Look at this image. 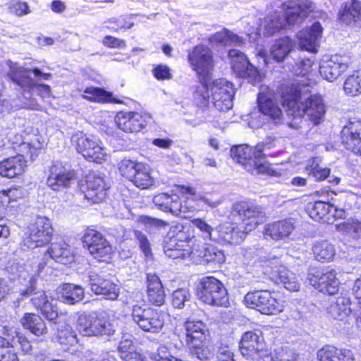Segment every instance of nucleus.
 Masks as SVG:
<instances>
[{
	"instance_id": "nucleus-1",
	"label": "nucleus",
	"mask_w": 361,
	"mask_h": 361,
	"mask_svg": "<svg viewBox=\"0 0 361 361\" xmlns=\"http://www.w3.org/2000/svg\"><path fill=\"white\" fill-rule=\"evenodd\" d=\"M306 87L292 85L282 92V101L287 106V114L293 118L305 114L314 125L321 123L326 114V106L323 98L319 94L309 97L306 94Z\"/></svg>"
},
{
	"instance_id": "nucleus-2",
	"label": "nucleus",
	"mask_w": 361,
	"mask_h": 361,
	"mask_svg": "<svg viewBox=\"0 0 361 361\" xmlns=\"http://www.w3.org/2000/svg\"><path fill=\"white\" fill-rule=\"evenodd\" d=\"M11 271L13 274V280L18 279L20 283L21 280L25 283L23 288L18 290V301L22 300L25 298L32 296L31 301L32 305L38 310H41L44 305L49 302V298L44 290H37L35 286L37 279L33 276H30L21 266L18 264H13L10 267Z\"/></svg>"
},
{
	"instance_id": "nucleus-3",
	"label": "nucleus",
	"mask_w": 361,
	"mask_h": 361,
	"mask_svg": "<svg viewBox=\"0 0 361 361\" xmlns=\"http://www.w3.org/2000/svg\"><path fill=\"white\" fill-rule=\"evenodd\" d=\"M77 328L84 336H109L115 332L114 325L96 312L80 314L78 317Z\"/></svg>"
},
{
	"instance_id": "nucleus-4",
	"label": "nucleus",
	"mask_w": 361,
	"mask_h": 361,
	"mask_svg": "<svg viewBox=\"0 0 361 361\" xmlns=\"http://www.w3.org/2000/svg\"><path fill=\"white\" fill-rule=\"evenodd\" d=\"M131 316L133 322L143 331L158 333L164 325L162 312L147 307L145 304H135L132 307Z\"/></svg>"
},
{
	"instance_id": "nucleus-5",
	"label": "nucleus",
	"mask_w": 361,
	"mask_h": 361,
	"mask_svg": "<svg viewBox=\"0 0 361 361\" xmlns=\"http://www.w3.org/2000/svg\"><path fill=\"white\" fill-rule=\"evenodd\" d=\"M200 299L212 305L227 307L228 298L224 284L213 276L203 277L200 283L198 291Z\"/></svg>"
},
{
	"instance_id": "nucleus-6",
	"label": "nucleus",
	"mask_w": 361,
	"mask_h": 361,
	"mask_svg": "<svg viewBox=\"0 0 361 361\" xmlns=\"http://www.w3.org/2000/svg\"><path fill=\"white\" fill-rule=\"evenodd\" d=\"M71 141L78 152L87 160L98 163L105 160L106 149L102 146V142L97 137L78 132L72 136Z\"/></svg>"
},
{
	"instance_id": "nucleus-7",
	"label": "nucleus",
	"mask_w": 361,
	"mask_h": 361,
	"mask_svg": "<svg viewBox=\"0 0 361 361\" xmlns=\"http://www.w3.org/2000/svg\"><path fill=\"white\" fill-rule=\"evenodd\" d=\"M244 302L247 307L256 309L264 314H276L283 310V305L268 290L247 293Z\"/></svg>"
},
{
	"instance_id": "nucleus-8",
	"label": "nucleus",
	"mask_w": 361,
	"mask_h": 361,
	"mask_svg": "<svg viewBox=\"0 0 361 361\" xmlns=\"http://www.w3.org/2000/svg\"><path fill=\"white\" fill-rule=\"evenodd\" d=\"M231 214L238 216L243 226L250 231L254 230L257 225L265 220V212L261 207L246 202H238L233 204Z\"/></svg>"
},
{
	"instance_id": "nucleus-9",
	"label": "nucleus",
	"mask_w": 361,
	"mask_h": 361,
	"mask_svg": "<svg viewBox=\"0 0 361 361\" xmlns=\"http://www.w3.org/2000/svg\"><path fill=\"white\" fill-rule=\"evenodd\" d=\"M82 243L94 258L102 262L111 259L112 247L100 232L94 229L87 230L82 237Z\"/></svg>"
},
{
	"instance_id": "nucleus-10",
	"label": "nucleus",
	"mask_w": 361,
	"mask_h": 361,
	"mask_svg": "<svg viewBox=\"0 0 361 361\" xmlns=\"http://www.w3.org/2000/svg\"><path fill=\"white\" fill-rule=\"evenodd\" d=\"M29 230V235L24 240V244L28 248L42 247L51 241L53 228L49 219L38 216Z\"/></svg>"
},
{
	"instance_id": "nucleus-11",
	"label": "nucleus",
	"mask_w": 361,
	"mask_h": 361,
	"mask_svg": "<svg viewBox=\"0 0 361 361\" xmlns=\"http://www.w3.org/2000/svg\"><path fill=\"white\" fill-rule=\"evenodd\" d=\"M307 279L310 284L320 292L334 295L338 290L339 281L336 278V271L333 269H311L308 273Z\"/></svg>"
},
{
	"instance_id": "nucleus-12",
	"label": "nucleus",
	"mask_w": 361,
	"mask_h": 361,
	"mask_svg": "<svg viewBox=\"0 0 361 361\" xmlns=\"http://www.w3.org/2000/svg\"><path fill=\"white\" fill-rule=\"evenodd\" d=\"M188 61L197 75L207 76L214 66L212 51L204 45H197L188 52Z\"/></svg>"
},
{
	"instance_id": "nucleus-13",
	"label": "nucleus",
	"mask_w": 361,
	"mask_h": 361,
	"mask_svg": "<svg viewBox=\"0 0 361 361\" xmlns=\"http://www.w3.org/2000/svg\"><path fill=\"white\" fill-rule=\"evenodd\" d=\"M212 102L219 111H226L233 106V92L231 84L224 79L214 81L209 86Z\"/></svg>"
},
{
	"instance_id": "nucleus-14",
	"label": "nucleus",
	"mask_w": 361,
	"mask_h": 361,
	"mask_svg": "<svg viewBox=\"0 0 361 361\" xmlns=\"http://www.w3.org/2000/svg\"><path fill=\"white\" fill-rule=\"evenodd\" d=\"M267 265L271 266V279L276 283H281L285 288L290 291H298L300 287V282L293 272L279 263V258L276 256L269 257Z\"/></svg>"
},
{
	"instance_id": "nucleus-15",
	"label": "nucleus",
	"mask_w": 361,
	"mask_h": 361,
	"mask_svg": "<svg viewBox=\"0 0 361 361\" xmlns=\"http://www.w3.org/2000/svg\"><path fill=\"white\" fill-rule=\"evenodd\" d=\"M186 331V343L188 346L193 348L192 352L197 358L202 360L205 357L201 348L205 339L206 326L200 320L188 319L184 324Z\"/></svg>"
},
{
	"instance_id": "nucleus-16",
	"label": "nucleus",
	"mask_w": 361,
	"mask_h": 361,
	"mask_svg": "<svg viewBox=\"0 0 361 361\" xmlns=\"http://www.w3.org/2000/svg\"><path fill=\"white\" fill-rule=\"evenodd\" d=\"M151 117L147 114H141L134 111H120L117 113L114 121L118 128L125 133H137L143 129L147 124V119Z\"/></svg>"
},
{
	"instance_id": "nucleus-17",
	"label": "nucleus",
	"mask_w": 361,
	"mask_h": 361,
	"mask_svg": "<svg viewBox=\"0 0 361 361\" xmlns=\"http://www.w3.org/2000/svg\"><path fill=\"white\" fill-rule=\"evenodd\" d=\"M348 68L347 57L341 55H334L330 59L322 60L319 66L320 75L327 81L336 80Z\"/></svg>"
},
{
	"instance_id": "nucleus-18",
	"label": "nucleus",
	"mask_w": 361,
	"mask_h": 361,
	"mask_svg": "<svg viewBox=\"0 0 361 361\" xmlns=\"http://www.w3.org/2000/svg\"><path fill=\"white\" fill-rule=\"evenodd\" d=\"M8 75L18 86L36 90L42 97H48L50 94L51 89L49 85L35 83L27 74V71H24L22 67H18L16 65L11 66Z\"/></svg>"
},
{
	"instance_id": "nucleus-19",
	"label": "nucleus",
	"mask_w": 361,
	"mask_h": 361,
	"mask_svg": "<svg viewBox=\"0 0 361 361\" xmlns=\"http://www.w3.org/2000/svg\"><path fill=\"white\" fill-rule=\"evenodd\" d=\"M263 339L254 331L245 332L240 342V350L243 356L250 357L260 361L263 353H271L263 349Z\"/></svg>"
},
{
	"instance_id": "nucleus-20",
	"label": "nucleus",
	"mask_w": 361,
	"mask_h": 361,
	"mask_svg": "<svg viewBox=\"0 0 361 361\" xmlns=\"http://www.w3.org/2000/svg\"><path fill=\"white\" fill-rule=\"evenodd\" d=\"M89 283L91 290L96 295H103L107 299L116 300L119 294L118 286L94 272H90L85 279Z\"/></svg>"
},
{
	"instance_id": "nucleus-21",
	"label": "nucleus",
	"mask_w": 361,
	"mask_h": 361,
	"mask_svg": "<svg viewBox=\"0 0 361 361\" xmlns=\"http://www.w3.org/2000/svg\"><path fill=\"white\" fill-rule=\"evenodd\" d=\"M75 173L67 170L61 166L54 165L47 179V185L54 191H59L69 188L75 180Z\"/></svg>"
},
{
	"instance_id": "nucleus-22",
	"label": "nucleus",
	"mask_w": 361,
	"mask_h": 361,
	"mask_svg": "<svg viewBox=\"0 0 361 361\" xmlns=\"http://www.w3.org/2000/svg\"><path fill=\"white\" fill-rule=\"evenodd\" d=\"M87 190L85 197L93 203L102 202L106 195L109 186L106 183L104 178L99 173H91L87 176Z\"/></svg>"
},
{
	"instance_id": "nucleus-23",
	"label": "nucleus",
	"mask_w": 361,
	"mask_h": 361,
	"mask_svg": "<svg viewBox=\"0 0 361 361\" xmlns=\"http://www.w3.org/2000/svg\"><path fill=\"white\" fill-rule=\"evenodd\" d=\"M322 27L319 22L313 23L310 27L298 32L297 38L301 49L310 52H317V47L322 37Z\"/></svg>"
},
{
	"instance_id": "nucleus-24",
	"label": "nucleus",
	"mask_w": 361,
	"mask_h": 361,
	"mask_svg": "<svg viewBox=\"0 0 361 361\" xmlns=\"http://www.w3.org/2000/svg\"><path fill=\"white\" fill-rule=\"evenodd\" d=\"M341 142L347 149L361 155V122L345 126L341 131Z\"/></svg>"
},
{
	"instance_id": "nucleus-25",
	"label": "nucleus",
	"mask_w": 361,
	"mask_h": 361,
	"mask_svg": "<svg viewBox=\"0 0 361 361\" xmlns=\"http://www.w3.org/2000/svg\"><path fill=\"white\" fill-rule=\"evenodd\" d=\"M294 229V222L291 219H288L266 225L264 234L266 238L269 237L274 240H284Z\"/></svg>"
},
{
	"instance_id": "nucleus-26",
	"label": "nucleus",
	"mask_w": 361,
	"mask_h": 361,
	"mask_svg": "<svg viewBox=\"0 0 361 361\" xmlns=\"http://www.w3.org/2000/svg\"><path fill=\"white\" fill-rule=\"evenodd\" d=\"M26 166L24 155L17 154L0 162V175L11 178L22 174Z\"/></svg>"
},
{
	"instance_id": "nucleus-27",
	"label": "nucleus",
	"mask_w": 361,
	"mask_h": 361,
	"mask_svg": "<svg viewBox=\"0 0 361 361\" xmlns=\"http://www.w3.org/2000/svg\"><path fill=\"white\" fill-rule=\"evenodd\" d=\"M259 111L267 116L275 124L281 123L283 120L282 111L279 104L271 98L259 93L257 97Z\"/></svg>"
},
{
	"instance_id": "nucleus-28",
	"label": "nucleus",
	"mask_w": 361,
	"mask_h": 361,
	"mask_svg": "<svg viewBox=\"0 0 361 361\" xmlns=\"http://www.w3.org/2000/svg\"><path fill=\"white\" fill-rule=\"evenodd\" d=\"M334 205L323 201H316L307 205L309 216L316 221L326 224H333L334 217L332 211Z\"/></svg>"
},
{
	"instance_id": "nucleus-29",
	"label": "nucleus",
	"mask_w": 361,
	"mask_h": 361,
	"mask_svg": "<svg viewBox=\"0 0 361 361\" xmlns=\"http://www.w3.org/2000/svg\"><path fill=\"white\" fill-rule=\"evenodd\" d=\"M306 171L317 181L327 180L329 183L336 185L341 180L339 177L330 174V169L329 168L321 166L318 158H313L309 161L306 166Z\"/></svg>"
},
{
	"instance_id": "nucleus-30",
	"label": "nucleus",
	"mask_w": 361,
	"mask_h": 361,
	"mask_svg": "<svg viewBox=\"0 0 361 361\" xmlns=\"http://www.w3.org/2000/svg\"><path fill=\"white\" fill-rule=\"evenodd\" d=\"M319 361H354L351 350L326 345L317 353Z\"/></svg>"
},
{
	"instance_id": "nucleus-31",
	"label": "nucleus",
	"mask_w": 361,
	"mask_h": 361,
	"mask_svg": "<svg viewBox=\"0 0 361 361\" xmlns=\"http://www.w3.org/2000/svg\"><path fill=\"white\" fill-rule=\"evenodd\" d=\"M84 295L82 286L73 283L63 284L58 292L59 300L68 305L79 302L84 298Z\"/></svg>"
},
{
	"instance_id": "nucleus-32",
	"label": "nucleus",
	"mask_w": 361,
	"mask_h": 361,
	"mask_svg": "<svg viewBox=\"0 0 361 361\" xmlns=\"http://www.w3.org/2000/svg\"><path fill=\"white\" fill-rule=\"evenodd\" d=\"M350 299L345 296L333 298L327 307V312L334 319L343 320L351 312Z\"/></svg>"
},
{
	"instance_id": "nucleus-33",
	"label": "nucleus",
	"mask_w": 361,
	"mask_h": 361,
	"mask_svg": "<svg viewBox=\"0 0 361 361\" xmlns=\"http://www.w3.org/2000/svg\"><path fill=\"white\" fill-rule=\"evenodd\" d=\"M269 149L267 143L260 142L258 143L254 150V160H252V165L255 166V170L258 173L268 174L270 176H274L275 171L270 168V165L268 162L262 160L265 154L264 152L266 149Z\"/></svg>"
},
{
	"instance_id": "nucleus-34",
	"label": "nucleus",
	"mask_w": 361,
	"mask_h": 361,
	"mask_svg": "<svg viewBox=\"0 0 361 361\" xmlns=\"http://www.w3.org/2000/svg\"><path fill=\"white\" fill-rule=\"evenodd\" d=\"M20 322L25 329L37 336L44 335L48 331L44 321L35 313H25Z\"/></svg>"
},
{
	"instance_id": "nucleus-35",
	"label": "nucleus",
	"mask_w": 361,
	"mask_h": 361,
	"mask_svg": "<svg viewBox=\"0 0 361 361\" xmlns=\"http://www.w3.org/2000/svg\"><path fill=\"white\" fill-rule=\"evenodd\" d=\"M48 253L51 258L61 264H67L73 260L69 245L63 240L51 243Z\"/></svg>"
},
{
	"instance_id": "nucleus-36",
	"label": "nucleus",
	"mask_w": 361,
	"mask_h": 361,
	"mask_svg": "<svg viewBox=\"0 0 361 361\" xmlns=\"http://www.w3.org/2000/svg\"><path fill=\"white\" fill-rule=\"evenodd\" d=\"M293 47V42L288 37L276 40L270 49L271 57L276 62H282Z\"/></svg>"
},
{
	"instance_id": "nucleus-37",
	"label": "nucleus",
	"mask_w": 361,
	"mask_h": 361,
	"mask_svg": "<svg viewBox=\"0 0 361 361\" xmlns=\"http://www.w3.org/2000/svg\"><path fill=\"white\" fill-rule=\"evenodd\" d=\"M233 71L240 78L247 79L250 83H259L261 80L259 71L249 62L248 59L245 60V63H234Z\"/></svg>"
},
{
	"instance_id": "nucleus-38",
	"label": "nucleus",
	"mask_w": 361,
	"mask_h": 361,
	"mask_svg": "<svg viewBox=\"0 0 361 361\" xmlns=\"http://www.w3.org/2000/svg\"><path fill=\"white\" fill-rule=\"evenodd\" d=\"M249 232L250 231H247L245 227L243 226L241 224L236 227H234L233 225H228L224 227L222 238L224 241L228 243L239 244L244 240Z\"/></svg>"
},
{
	"instance_id": "nucleus-39",
	"label": "nucleus",
	"mask_w": 361,
	"mask_h": 361,
	"mask_svg": "<svg viewBox=\"0 0 361 361\" xmlns=\"http://www.w3.org/2000/svg\"><path fill=\"white\" fill-rule=\"evenodd\" d=\"M312 251L315 259L322 262L331 260L336 253L334 246L327 240L316 242Z\"/></svg>"
},
{
	"instance_id": "nucleus-40",
	"label": "nucleus",
	"mask_w": 361,
	"mask_h": 361,
	"mask_svg": "<svg viewBox=\"0 0 361 361\" xmlns=\"http://www.w3.org/2000/svg\"><path fill=\"white\" fill-rule=\"evenodd\" d=\"M343 90L345 94L350 97L361 94V70L353 72L345 78Z\"/></svg>"
},
{
	"instance_id": "nucleus-41",
	"label": "nucleus",
	"mask_w": 361,
	"mask_h": 361,
	"mask_svg": "<svg viewBox=\"0 0 361 361\" xmlns=\"http://www.w3.org/2000/svg\"><path fill=\"white\" fill-rule=\"evenodd\" d=\"M231 155L233 160L247 167V165H252L254 160L253 151L251 147L247 145H239L232 147Z\"/></svg>"
},
{
	"instance_id": "nucleus-42",
	"label": "nucleus",
	"mask_w": 361,
	"mask_h": 361,
	"mask_svg": "<svg viewBox=\"0 0 361 361\" xmlns=\"http://www.w3.org/2000/svg\"><path fill=\"white\" fill-rule=\"evenodd\" d=\"M136 174L130 181L141 189H146L153 185L154 180L150 176L149 167L143 164H139Z\"/></svg>"
},
{
	"instance_id": "nucleus-43",
	"label": "nucleus",
	"mask_w": 361,
	"mask_h": 361,
	"mask_svg": "<svg viewBox=\"0 0 361 361\" xmlns=\"http://www.w3.org/2000/svg\"><path fill=\"white\" fill-rule=\"evenodd\" d=\"M286 27L284 16L281 13L275 12L270 15L265 21L264 34L271 36Z\"/></svg>"
},
{
	"instance_id": "nucleus-44",
	"label": "nucleus",
	"mask_w": 361,
	"mask_h": 361,
	"mask_svg": "<svg viewBox=\"0 0 361 361\" xmlns=\"http://www.w3.org/2000/svg\"><path fill=\"white\" fill-rule=\"evenodd\" d=\"M342 20L347 23L357 22L361 25V2L353 0L350 3H346Z\"/></svg>"
},
{
	"instance_id": "nucleus-45",
	"label": "nucleus",
	"mask_w": 361,
	"mask_h": 361,
	"mask_svg": "<svg viewBox=\"0 0 361 361\" xmlns=\"http://www.w3.org/2000/svg\"><path fill=\"white\" fill-rule=\"evenodd\" d=\"M56 339L62 345H73L78 343L76 333L72 326L67 324L58 326Z\"/></svg>"
},
{
	"instance_id": "nucleus-46",
	"label": "nucleus",
	"mask_w": 361,
	"mask_h": 361,
	"mask_svg": "<svg viewBox=\"0 0 361 361\" xmlns=\"http://www.w3.org/2000/svg\"><path fill=\"white\" fill-rule=\"evenodd\" d=\"M85 94L84 99L94 102H110L112 99V94L99 87H90L84 90Z\"/></svg>"
},
{
	"instance_id": "nucleus-47",
	"label": "nucleus",
	"mask_w": 361,
	"mask_h": 361,
	"mask_svg": "<svg viewBox=\"0 0 361 361\" xmlns=\"http://www.w3.org/2000/svg\"><path fill=\"white\" fill-rule=\"evenodd\" d=\"M283 9H286L282 16L285 18L286 25H294L301 23L305 18V14L301 13L300 8H296L292 3L284 4Z\"/></svg>"
},
{
	"instance_id": "nucleus-48",
	"label": "nucleus",
	"mask_w": 361,
	"mask_h": 361,
	"mask_svg": "<svg viewBox=\"0 0 361 361\" xmlns=\"http://www.w3.org/2000/svg\"><path fill=\"white\" fill-rule=\"evenodd\" d=\"M209 87L202 82L201 85L193 86L191 91L193 94L194 102L200 107L207 106L209 103V95L208 92Z\"/></svg>"
},
{
	"instance_id": "nucleus-49",
	"label": "nucleus",
	"mask_w": 361,
	"mask_h": 361,
	"mask_svg": "<svg viewBox=\"0 0 361 361\" xmlns=\"http://www.w3.org/2000/svg\"><path fill=\"white\" fill-rule=\"evenodd\" d=\"M0 361H19L14 348L2 337H0Z\"/></svg>"
},
{
	"instance_id": "nucleus-50",
	"label": "nucleus",
	"mask_w": 361,
	"mask_h": 361,
	"mask_svg": "<svg viewBox=\"0 0 361 361\" xmlns=\"http://www.w3.org/2000/svg\"><path fill=\"white\" fill-rule=\"evenodd\" d=\"M138 221L143 224L149 233H156L157 231L167 225V223L163 220L144 215L139 217Z\"/></svg>"
},
{
	"instance_id": "nucleus-51",
	"label": "nucleus",
	"mask_w": 361,
	"mask_h": 361,
	"mask_svg": "<svg viewBox=\"0 0 361 361\" xmlns=\"http://www.w3.org/2000/svg\"><path fill=\"white\" fill-rule=\"evenodd\" d=\"M172 238L176 239V242L180 244L181 247H190L188 245L190 239L189 235L183 230L182 225H176L171 227L169 233Z\"/></svg>"
},
{
	"instance_id": "nucleus-52",
	"label": "nucleus",
	"mask_w": 361,
	"mask_h": 361,
	"mask_svg": "<svg viewBox=\"0 0 361 361\" xmlns=\"http://www.w3.org/2000/svg\"><path fill=\"white\" fill-rule=\"evenodd\" d=\"M190 300V294L187 289L178 288L172 294V305L175 308H183Z\"/></svg>"
},
{
	"instance_id": "nucleus-53",
	"label": "nucleus",
	"mask_w": 361,
	"mask_h": 361,
	"mask_svg": "<svg viewBox=\"0 0 361 361\" xmlns=\"http://www.w3.org/2000/svg\"><path fill=\"white\" fill-rule=\"evenodd\" d=\"M139 164L129 159H124L121 161L119 165L120 173L123 176L131 180L133 177H135V174H136Z\"/></svg>"
},
{
	"instance_id": "nucleus-54",
	"label": "nucleus",
	"mask_w": 361,
	"mask_h": 361,
	"mask_svg": "<svg viewBox=\"0 0 361 361\" xmlns=\"http://www.w3.org/2000/svg\"><path fill=\"white\" fill-rule=\"evenodd\" d=\"M204 257L208 262H213L221 264L225 261V255L224 252L221 250H218L216 247L212 246L205 250Z\"/></svg>"
},
{
	"instance_id": "nucleus-55",
	"label": "nucleus",
	"mask_w": 361,
	"mask_h": 361,
	"mask_svg": "<svg viewBox=\"0 0 361 361\" xmlns=\"http://www.w3.org/2000/svg\"><path fill=\"white\" fill-rule=\"evenodd\" d=\"M147 299L154 305L160 307L165 302L166 294L164 288L147 290Z\"/></svg>"
},
{
	"instance_id": "nucleus-56",
	"label": "nucleus",
	"mask_w": 361,
	"mask_h": 361,
	"mask_svg": "<svg viewBox=\"0 0 361 361\" xmlns=\"http://www.w3.org/2000/svg\"><path fill=\"white\" fill-rule=\"evenodd\" d=\"M192 224L197 228L203 234L204 238L213 239L212 231L213 228L208 224L204 219L195 218L191 220Z\"/></svg>"
},
{
	"instance_id": "nucleus-57",
	"label": "nucleus",
	"mask_w": 361,
	"mask_h": 361,
	"mask_svg": "<svg viewBox=\"0 0 361 361\" xmlns=\"http://www.w3.org/2000/svg\"><path fill=\"white\" fill-rule=\"evenodd\" d=\"M118 350L120 353L121 357L130 352L135 350V346L132 341V336L128 335L122 337L119 343Z\"/></svg>"
},
{
	"instance_id": "nucleus-58",
	"label": "nucleus",
	"mask_w": 361,
	"mask_h": 361,
	"mask_svg": "<svg viewBox=\"0 0 361 361\" xmlns=\"http://www.w3.org/2000/svg\"><path fill=\"white\" fill-rule=\"evenodd\" d=\"M53 300H49L43 307L39 310L41 313L49 321H54L58 317V308L56 305L53 304Z\"/></svg>"
},
{
	"instance_id": "nucleus-59",
	"label": "nucleus",
	"mask_w": 361,
	"mask_h": 361,
	"mask_svg": "<svg viewBox=\"0 0 361 361\" xmlns=\"http://www.w3.org/2000/svg\"><path fill=\"white\" fill-rule=\"evenodd\" d=\"M169 202H171V196L166 193L158 194L153 198V203L157 208L166 212L169 208Z\"/></svg>"
},
{
	"instance_id": "nucleus-60",
	"label": "nucleus",
	"mask_w": 361,
	"mask_h": 361,
	"mask_svg": "<svg viewBox=\"0 0 361 361\" xmlns=\"http://www.w3.org/2000/svg\"><path fill=\"white\" fill-rule=\"evenodd\" d=\"M135 236L139 242V246L142 251L144 252L145 255L146 257H149L151 255V248L149 242L146 235L141 231H135Z\"/></svg>"
},
{
	"instance_id": "nucleus-61",
	"label": "nucleus",
	"mask_w": 361,
	"mask_h": 361,
	"mask_svg": "<svg viewBox=\"0 0 361 361\" xmlns=\"http://www.w3.org/2000/svg\"><path fill=\"white\" fill-rule=\"evenodd\" d=\"M164 253L169 258H171L173 259H183L187 257H189L191 253V251L190 247H179L176 250L167 251L165 252Z\"/></svg>"
},
{
	"instance_id": "nucleus-62",
	"label": "nucleus",
	"mask_w": 361,
	"mask_h": 361,
	"mask_svg": "<svg viewBox=\"0 0 361 361\" xmlns=\"http://www.w3.org/2000/svg\"><path fill=\"white\" fill-rule=\"evenodd\" d=\"M147 290H157L164 288L159 277L152 273H148L146 278Z\"/></svg>"
},
{
	"instance_id": "nucleus-63",
	"label": "nucleus",
	"mask_w": 361,
	"mask_h": 361,
	"mask_svg": "<svg viewBox=\"0 0 361 361\" xmlns=\"http://www.w3.org/2000/svg\"><path fill=\"white\" fill-rule=\"evenodd\" d=\"M148 356L152 361H168L170 357L167 355V348L164 346L158 348L156 352L149 353Z\"/></svg>"
},
{
	"instance_id": "nucleus-64",
	"label": "nucleus",
	"mask_w": 361,
	"mask_h": 361,
	"mask_svg": "<svg viewBox=\"0 0 361 361\" xmlns=\"http://www.w3.org/2000/svg\"><path fill=\"white\" fill-rule=\"evenodd\" d=\"M104 45L110 48H123L126 47V42L112 36H106L102 41Z\"/></svg>"
}]
</instances>
